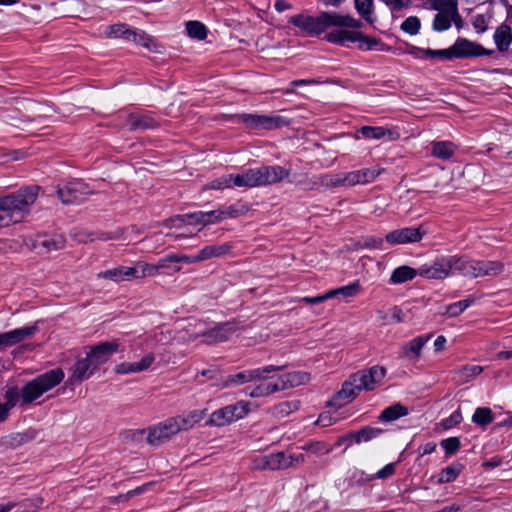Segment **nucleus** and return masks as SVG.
<instances>
[{
  "mask_svg": "<svg viewBox=\"0 0 512 512\" xmlns=\"http://www.w3.org/2000/svg\"><path fill=\"white\" fill-rule=\"evenodd\" d=\"M40 186L30 185L0 197V228L21 222L38 198Z\"/></svg>",
  "mask_w": 512,
  "mask_h": 512,
  "instance_id": "obj_1",
  "label": "nucleus"
},
{
  "mask_svg": "<svg viewBox=\"0 0 512 512\" xmlns=\"http://www.w3.org/2000/svg\"><path fill=\"white\" fill-rule=\"evenodd\" d=\"M65 377L62 368L49 370L29 380L21 388L22 405H29L39 399L44 393L59 385Z\"/></svg>",
  "mask_w": 512,
  "mask_h": 512,
  "instance_id": "obj_2",
  "label": "nucleus"
},
{
  "mask_svg": "<svg viewBox=\"0 0 512 512\" xmlns=\"http://www.w3.org/2000/svg\"><path fill=\"white\" fill-rule=\"evenodd\" d=\"M158 272V267L145 262H138L133 267L118 266L112 269L101 271L97 274V278L108 279L114 282L130 281L132 279H139L146 276L155 275Z\"/></svg>",
  "mask_w": 512,
  "mask_h": 512,
  "instance_id": "obj_3",
  "label": "nucleus"
},
{
  "mask_svg": "<svg viewBox=\"0 0 512 512\" xmlns=\"http://www.w3.org/2000/svg\"><path fill=\"white\" fill-rule=\"evenodd\" d=\"M286 368V365H267L261 368L244 370L235 374H229L222 380L223 388H230L246 384L256 380H266L268 374L272 372H279Z\"/></svg>",
  "mask_w": 512,
  "mask_h": 512,
  "instance_id": "obj_4",
  "label": "nucleus"
},
{
  "mask_svg": "<svg viewBox=\"0 0 512 512\" xmlns=\"http://www.w3.org/2000/svg\"><path fill=\"white\" fill-rule=\"evenodd\" d=\"M333 12H322L317 17L297 14L290 18L289 23L309 35H319L332 27Z\"/></svg>",
  "mask_w": 512,
  "mask_h": 512,
  "instance_id": "obj_5",
  "label": "nucleus"
},
{
  "mask_svg": "<svg viewBox=\"0 0 512 512\" xmlns=\"http://www.w3.org/2000/svg\"><path fill=\"white\" fill-rule=\"evenodd\" d=\"M250 411L248 402L239 401L215 410L208 420V424L222 427L244 418Z\"/></svg>",
  "mask_w": 512,
  "mask_h": 512,
  "instance_id": "obj_6",
  "label": "nucleus"
},
{
  "mask_svg": "<svg viewBox=\"0 0 512 512\" xmlns=\"http://www.w3.org/2000/svg\"><path fill=\"white\" fill-rule=\"evenodd\" d=\"M238 122L253 130H272L287 125L285 118L279 115H259L243 113L237 116Z\"/></svg>",
  "mask_w": 512,
  "mask_h": 512,
  "instance_id": "obj_7",
  "label": "nucleus"
},
{
  "mask_svg": "<svg viewBox=\"0 0 512 512\" xmlns=\"http://www.w3.org/2000/svg\"><path fill=\"white\" fill-rule=\"evenodd\" d=\"M92 194L89 185L75 180L63 186H58L57 195L63 204H79L87 195Z\"/></svg>",
  "mask_w": 512,
  "mask_h": 512,
  "instance_id": "obj_8",
  "label": "nucleus"
},
{
  "mask_svg": "<svg viewBox=\"0 0 512 512\" xmlns=\"http://www.w3.org/2000/svg\"><path fill=\"white\" fill-rule=\"evenodd\" d=\"M147 431V442L150 445L159 446L179 433V428L173 418L169 417L166 420L149 427Z\"/></svg>",
  "mask_w": 512,
  "mask_h": 512,
  "instance_id": "obj_9",
  "label": "nucleus"
},
{
  "mask_svg": "<svg viewBox=\"0 0 512 512\" xmlns=\"http://www.w3.org/2000/svg\"><path fill=\"white\" fill-rule=\"evenodd\" d=\"M386 369L383 366L374 365L368 369L360 370L354 374L353 380L357 383L358 390L372 391L385 377Z\"/></svg>",
  "mask_w": 512,
  "mask_h": 512,
  "instance_id": "obj_10",
  "label": "nucleus"
},
{
  "mask_svg": "<svg viewBox=\"0 0 512 512\" xmlns=\"http://www.w3.org/2000/svg\"><path fill=\"white\" fill-rule=\"evenodd\" d=\"M425 234L426 230L422 226L405 227L389 232L385 240L391 245L416 243L420 242Z\"/></svg>",
  "mask_w": 512,
  "mask_h": 512,
  "instance_id": "obj_11",
  "label": "nucleus"
},
{
  "mask_svg": "<svg viewBox=\"0 0 512 512\" xmlns=\"http://www.w3.org/2000/svg\"><path fill=\"white\" fill-rule=\"evenodd\" d=\"M285 452L279 451L265 455H257L251 460L250 468L253 470H285L287 466Z\"/></svg>",
  "mask_w": 512,
  "mask_h": 512,
  "instance_id": "obj_12",
  "label": "nucleus"
},
{
  "mask_svg": "<svg viewBox=\"0 0 512 512\" xmlns=\"http://www.w3.org/2000/svg\"><path fill=\"white\" fill-rule=\"evenodd\" d=\"M97 370L87 356L77 358L75 363L69 369V377L66 381L68 386L81 384L88 380Z\"/></svg>",
  "mask_w": 512,
  "mask_h": 512,
  "instance_id": "obj_13",
  "label": "nucleus"
},
{
  "mask_svg": "<svg viewBox=\"0 0 512 512\" xmlns=\"http://www.w3.org/2000/svg\"><path fill=\"white\" fill-rule=\"evenodd\" d=\"M450 275L451 264L449 263V256H442L431 264H424L419 267V276L427 279L442 280Z\"/></svg>",
  "mask_w": 512,
  "mask_h": 512,
  "instance_id": "obj_14",
  "label": "nucleus"
},
{
  "mask_svg": "<svg viewBox=\"0 0 512 512\" xmlns=\"http://www.w3.org/2000/svg\"><path fill=\"white\" fill-rule=\"evenodd\" d=\"M119 349V344L117 342H102L97 345H93L89 347V352L86 353V356L93 364L96 370L105 364L111 356L117 352Z\"/></svg>",
  "mask_w": 512,
  "mask_h": 512,
  "instance_id": "obj_15",
  "label": "nucleus"
},
{
  "mask_svg": "<svg viewBox=\"0 0 512 512\" xmlns=\"http://www.w3.org/2000/svg\"><path fill=\"white\" fill-rule=\"evenodd\" d=\"M236 325L233 322H224L217 324L209 330L199 331L195 335L197 337H203V342L207 344H214L227 341L229 337L235 332Z\"/></svg>",
  "mask_w": 512,
  "mask_h": 512,
  "instance_id": "obj_16",
  "label": "nucleus"
},
{
  "mask_svg": "<svg viewBox=\"0 0 512 512\" xmlns=\"http://www.w3.org/2000/svg\"><path fill=\"white\" fill-rule=\"evenodd\" d=\"M451 47L453 51V57L458 59L474 56L491 55L493 53L492 50H487L480 44L471 42L466 38L461 37L457 38V40Z\"/></svg>",
  "mask_w": 512,
  "mask_h": 512,
  "instance_id": "obj_17",
  "label": "nucleus"
},
{
  "mask_svg": "<svg viewBox=\"0 0 512 512\" xmlns=\"http://www.w3.org/2000/svg\"><path fill=\"white\" fill-rule=\"evenodd\" d=\"M259 186L273 185L284 180L290 176V171L282 166H262L256 168Z\"/></svg>",
  "mask_w": 512,
  "mask_h": 512,
  "instance_id": "obj_18",
  "label": "nucleus"
},
{
  "mask_svg": "<svg viewBox=\"0 0 512 512\" xmlns=\"http://www.w3.org/2000/svg\"><path fill=\"white\" fill-rule=\"evenodd\" d=\"M125 126L129 131L155 129L159 122L149 111L133 112L125 116Z\"/></svg>",
  "mask_w": 512,
  "mask_h": 512,
  "instance_id": "obj_19",
  "label": "nucleus"
},
{
  "mask_svg": "<svg viewBox=\"0 0 512 512\" xmlns=\"http://www.w3.org/2000/svg\"><path fill=\"white\" fill-rule=\"evenodd\" d=\"M38 436L35 429H28L24 432H14L0 438V450L17 449L24 444L33 441Z\"/></svg>",
  "mask_w": 512,
  "mask_h": 512,
  "instance_id": "obj_20",
  "label": "nucleus"
},
{
  "mask_svg": "<svg viewBox=\"0 0 512 512\" xmlns=\"http://www.w3.org/2000/svg\"><path fill=\"white\" fill-rule=\"evenodd\" d=\"M38 331L36 324L17 328L0 334V350L14 346L21 341L33 336Z\"/></svg>",
  "mask_w": 512,
  "mask_h": 512,
  "instance_id": "obj_21",
  "label": "nucleus"
},
{
  "mask_svg": "<svg viewBox=\"0 0 512 512\" xmlns=\"http://www.w3.org/2000/svg\"><path fill=\"white\" fill-rule=\"evenodd\" d=\"M360 391L361 390H358L357 383L354 382L353 376L351 375L349 379L342 384L341 390H339L329 401V405L341 407L356 398Z\"/></svg>",
  "mask_w": 512,
  "mask_h": 512,
  "instance_id": "obj_22",
  "label": "nucleus"
},
{
  "mask_svg": "<svg viewBox=\"0 0 512 512\" xmlns=\"http://www.w3.org/2000/svg\"><path fill=\"white\" fill-rule=\"evenodd\" d=\"M449 263L451 264V274L457 272L463 276L475 278V260L453 255L449 256Z\"/></svg>",
  "mask_w": 512,
  "mask_h": 512,
  "instance_id": "obj_23",
  "label": "nucleus"
},
{
  "mask_svg": "<svg viewBox=\"0 0 512 512\" xmlns=\"http://www.w3.org/2000/svg\"><path fill=\"white\" fill-rule=\"evenodd\" d=\"M430 335L428 336H417L411 341L405 343L401 347V357L407 358L409 360H418L421 356V350L426 344V342L430 339Z\"/></svg>",
  "mask_w": 512,
  "mask_h": 512,
  "instance_id": "obj_24",
  "label": "nucleus"
},
{
  "mask_svg": "<svg viewBox=\"0 0 512 512\" xmlns=\"http://www.w3.org/2000/svg\"><path fill=\"white\" fill-rule=\"evenodd\" d=\"M205 410H193L185 414L172 417L179 428V432L193 428L204 418Z\"/></svg>",
  "mask_w": 512,
  "mask_h": 512,
  "instance_id": "obj_25",
  "label": "nucleus"
},
{
  "mask_svg": "<svg viewBox=\"0 0 512 512\" xmlns=\"http://www.w3.org/2000/svg\"><path fill=\"white\" fill-rule=\"evenodd\" d=\"M231 175V188L233 187H259L257 178L256 168H251L244 171L241 174H230Z\"/></svg>",
  "mask_w": 512,
  "mask_h": 512,
  "instance_id": "obj_26",
  "label": "nucleus"
},
{
  "mask_svg": "<svg viewBox=\"0 0 512 512\" xmlns=\"http://www.w3.org/2000/svg\"><path fill=\"white\" fill-rule=\"evenodd\" d=\"M475 278L496 276L503 272L504 265L499 261L475 260Z\"/></svg>",
  "mask_w": 512,
  "mask_h": 512,
  "instance_id": "obj_27",
  "label": "nucleus"
},
{
  "mask_svg": "<svg viewBox=\"0 0 512 512\" xmlns=\"http://www.w3.org/2000/svg\"><path fill=\"white\" fill-rule=\"evenodd\" d=\"M310 376L306 372H291L281 375L278 378V386L280 391L296 387L308 382Z\"/></svg>",
  "mask_w": 512,
  "mask_h": 512,
  "instance_id": "obj_28",
  "label": "nucleus"
},
{
  "mask_svg": "<svg viewBox=\"0 0 512 512\" xmlns=\"http://www.w3.org/2000/svg\"><path fill=\"white\" fill-rule=\"evenodd\" d=\"M358 31H350L345 29H337L326 33L324 39L329 43L346 46L347 43H355L357 41Z\"/></svg>",
  "mask_w": 512,
  "mask_h": 512,
  "instance_id": "obj_29",
  "label": "nucleus"
},
{
  "mask_svg": "<svg viewBox=\"0 0 512 512\" xmlns=\"http://www.w3.org/2000/svg\"><path fill=\"white\" fill-rule=\"evenodd\" d=\"M232 250V245L229 243H224L220 245H208L200 250L198 253V259L201 261L209 260L215 257H221L230 253Z\"/></svg>",
  "mask_w": 512,
  "mask_h": 512,
  "instance_id": "obj_30",
  "label": "nucleus"
},
{
  "mask_svg": "<svg viewBox=\"0 0 512 512\" xmlns=\"http://www.w3.org/2000/svg\"><path fill=\"white\" fill-rule=\"evenodd\" d=\"M493 38L497 46V49L500 52L507 51L512 42V30L510 26L506 24L500 25L496 29Z\"/></svg>",
  "mask_w": 512,
  "mask_h": 512,
  "instance_id": "obj_31",
  "label": "nucleus"
},
{
  "mask_svg": "<svg viewBox=\"0 0 512 512\" xmlns=\"http://www.w3.org/2000/svg\"><path fill=\"white\" fill-rule=\"evenodd\" d=\"M417 275H419V268L414 269L410 266L403 265L393 270L390 276V282L392 284H402L413 280Z\"/></svg>",
  "mask_w": 512,
  "mask_h": 512,
  "instance_id": "obj_32",
  "label": "nucleus"
},
{
  "mask_svg": "<svg viewBox=\"0 0 512 512\" xmlns=\"http://www.w3.org/2000/svg\"><path fill=\"white\" fill-rule=\"evenodd\" d=\"M431 146V154L441 160H449L456 151V146L450 141L433 142Z\"/></svg>",
  "mask_w": 512,
  "mask_h": 512,
  "instance_id": "obj_33",
  "label": "nucleus"
},
{
  "mask_svg": "<svg viewBox=\"0 0 512 512\" xmlns=\"http://www.w3.org/2000/svg\"><path fill=\"white\" fill-rule=\"evenodd\" d=\"M280 391L278 383H260L253 388L246 387L244 392L251 398L267 397L275 392Z\"/></svg>",
  "mask_w": 512,
  "mask_h": 512,
  "instance_id": "obj_34",
  "label": "nucleus"
},
{
  "mask_svg": "<svg viewBox=\"0 0 512 512\" xmlns=\"http://www.w3.org/2000/svg\"><path fill=\"white\" fill-rule=\"evenodd\" d=\"M408 413L409 411L406 406L402 405L401 403H396L394 405L386 407L381 412L378 419L382 422H392L408 415Z\"/></svg>",
  "mask_w": 512,
  "mask_h": 512,
  "instance_id": "obj_35",
  "label": "nucleus"
},
{
  "mask_svg": "<svg viewBox=\"0 0 512 512\" xmlns=\"http://www.w3.org/2000/svg\"><path fill=\"white\" fill-rule=\"evenodd\" d=\"M383 433V429L365 426L356 432H350L349 437H354V442L360 444L362 442H369Z\"/></svg>",
  "mask_w": 512,
  "mask_h": 512,
  "instance_id": "obj_36",
  "label": "nucleus"
},
{
  "mask_svg": "<svg viewBox=\"0 0 512 512\" xmlns=\"http://www.w3.org/2000/svg\"><path fill=\"white\" fill-rule=\"evenodd\" d=\"M464 469V465L460 462H454L443 468L439 473V483H451L457 479Z\"/></svg>",
  "mask_w": 512,
  "mask_h": 512,
  "instance_id": "obj_37",
  "label": "nucleus"
},
{
  "mask_svg": "<svg viewBox=\"0 0 512 512\" xmlns=\"http://www.w3.org/2000/svg\"><path fill=\"white\" fill-rule=\"evenodd\" d=\"M483 367L479 365H464L454 371L458 381L462 384L468 383L470 380L481 374Z\"/></svg>",
  "mask_w": 512,
  "mask_h": 512,
  "instance_id": "obj_38",
  "label": "nucleus"
},
{
  "mask_svg": "<svg viewBox=\"0 0 512 512\" xmlns=\"http://www.w3.org/2000/svg\"><path fill=\"white\" fill-rule=\"evenodd\" d=\"M363 138L369 140H379L384 138L386 135H390L391 131L382 126H362L357 130Z\"/></svg>",
  "mask_w": 512,
  "mask_h": 512,
  "instance_id": "obj_39",
  "label": "nucleus"
},
{
  "mask_svg": "<svg viewBox=\"0 0 512 512\" xmlns=\"http://www.w3.org/2000/svg\"><path fill=\"white\" fill-rule=\"evenodd\" d=\"M493 421L494 415L489 407H478L472 416V422L480 427H486Z\"/></svg>",
  "mask_w": 512,
  "mask_h": 512,
  "instance_id": "obj_40",
  "label": "nucleus"
},
{
  "mask_svg": "<svg viewBox=\"0 0 512 512\" xmlns=\"http://www.w3.org/2000/svg\"><path fill=\"white\" fill-rule=\"evenodd\" d=\"M332 25L339 28L359 29L363 26V23L349 15H341L333 12Z\"/></svg>",
  "mask_w": 512,
  "mask_h": 512,
  "instance_id": "obj_41",
  "label": "nucleus"
},
{
  "mask_svg": "<svg viewBox=\"0 0 512 512\" xmlns=\"http://www.w3.org/2000/svg\"><path fill=\"white\" fill-rule=\"evenodd\" d=\"M474 303L473 298H466L455 303L449 304L445 306V311L442 313L443 315H448L449 317H457L461 313H463L468 307H470Z\"/></svg>",
  "mask_w": 512,
  "mask_h": 512,
  "instance_id": "obj_42",
  "label": "nucleus"
},
{
  "mask_svg": "<svg viewBox=\"0 0 512 512\" xmlns=\"http://www.w3.org/2000/svg\"><path fill=\"white\" fill-rule=\"evenodd\" d=\"M186 31L191 38L204 40L207 37L206 26L199 21H188L186 23Z\"/></svg>",
  "mask_w": 512,
  "mask_h": 512,
  "instance_id": "obj_43",
  "label": "nucleus"
},
{
  "mask_svg": "<svg viewBox=\"0 0 512 512\" xmlns=\"http://www.w3.org/2000/svg\"><path fill=\"white\" fill-rule=\"evenodd\" d=\"M106 35L111 38H122L129 41L130 36H133V30L125 24H114L107 28Z\"/></svg>",
  "mask_w": 512,
  "mask_h": 512,
  "instance_id": "obj_44",
  "label": "nucleus"
},
{
  "mask_svg": "<svg viewBox=\"0 0 512 512\" xmlns=\"http://www.w3.org/2000/svg\"><path fill=\"white\" fill-rule=\"evenodd\" d=\"M354 2L358 14L372 24L374 22L372 18L373 0H354Z\"/></svg>",
  "mask_w": 512,
  "mask_h": 512,
  "instance_id": "obj_45",
  "label": "nucleus"
},
{
  "mask_svg": "<svg viewBox=\"0 0 512 512\" xmlns=\"http://www.w3.org/2000/svg\"><path fill=\"white\" fill-rule=\"evenodd\" d=\"M358 35L356 42L358 43V49L362 51L374 50L382 44L381 40L376 37L365 35L362 32H358Z\"/></svg>",
  "mask_w": 512,
  "mask_h": 512,
  "instance_id": "obj_46",
  "label": "nucleus"
},
{
  "mask_svg": "<svg viewBox=\"0 0 512 512\" xmlns=\"http://www.w3.org/2000/svg\"><path fill=\"white\" fill-rule=\"evenodd\" d=\"M432 8L451 16L458 10V0H433Z\"/></svg>",
  "mask_w": 512,
  "mask_h": 512,
  "instance_id": "obj_47",
  "label": "nucleus"
},
{
  "mask_svg": "<svg viewBox=\"0 0 512 512\" xmlns=\"http://www.w3.org/2000/svg\"><path fill=\"white\" fill-rule=\"evenodd\" d=\"M5 403L7 406L14 408L16 405H22V390L17 386L7 387L4 394Z\"/></svg>",
  "mask_w": 512,
  "mask_h": 512,
  "instance_id": "obj_48",
  "label": "nucleus"
},
{
  "mask_svg": "<svg viewBox=\"0 0 512 512\" xmlns=\"http://www.w3.org/2000/svg\"><path fill=\"white\" fill-rule=\"evenodd\" d=\"M230 179H231V175H229V174L222 175L221 177L213 179L209 183L205 184L201 188V191L204 192L206 190H224V189L231 188Z\"/></svg>",
  "mask_w": 512,
  "mask_h": 512,
  "instance_id": "obj_49",
  "label": "nucleus"
},
{
  "mask_svg": "<svg viewBox=\"0 0 512 512\" xmlns=\"http://www.w3.org/2000/svg\"><path fill=\"white\" fill-rule=\"evenodd\" d=\"M289 182H292L289 180ZM296 186L300 187L305 191L315 190L318 187V176L315 175L313 177H309L308 174H300L298 175V179L293 181Z\"/></svg>",
  "mask_w": 512,
  "mask_h": 512,
  "instance_id": "obj_50",
  "label": "nucleus"
},
{
  "mask_svg": "<svg viewBox=\"0 0 512 512\" xmlns=\"http://www.w3.org/2000/svg\"><path fill=\"white\" fill-rule=\"evenodd\" d=\"M360 291V285L358 282L351 283L346 286L339 287L337 289L330 290L332 298L336 296H342L344 298L354 297Z\"/></svg>",
  "mask_w": 512,
  "mask_h": 512,
  "instance_id": "obj_51",
  "label": "nucleus"
},
{
  "mask_svg": "<svg viewBox=\"0 0 512 512\" xmlns=\"http://www.w3.org/2000/svg\"><path fill=\"white\" fill-rule=\"evenodd\" d=\"M248 210L249 209L246 205L235 204V205L228 206L224 209H220V212H222L221 217H222V220H224L226 218H237V217L247 213Z\"/></svg>",
  "mask_w": 512,
  "mask_h": 512,
  "instance_id": "obj_52",
  "label": "nucleus"
},
{
  "mask_svg": "<svg viewBox=\"0 0 512 512\" xmlns=\"http://www.w3.org/2000/svg\"><path fill=\"white\" fill-rule=\"evenodd\" d=\"M129 41H133L147 48L150 51L154 50L156 46L153 39L143 31L138 32L136 30H133V36H130Z\"/></svg>",
  "mask_w": 512,
  "mask_h": 512,
  "instance_id": "obj_53",
  "label": "nucleus"
},
{
  "mask_svg": "<svg viewBox=\"0 0 512 512\" xmlns=\"http://www.w3.org/2000/svg\"><path fill=\"white\" fill-rule=\"evenodd\" d=\"M384 171H385V169L378 165H376L374 167L363 168V169L359 170L363 184H368V183L373 182Z\"/></svg>",
  "mask_w": 512,
  "mask_h": 512,
  "instance_id": "obj_54",
  "label": "nucleus"
},
{
  "mask_svg": "<svg viewBox=\"0 0 512 512\" xmlns=\"http://www.w3.org/2000/svg\"><path fill=\"white\" fill-rule=\"evenodd\" d=\"M421 27L420 19L416 16L406 18L401 24V30L409 35H416L419 33Z\"/></svg>",
  "mask_w": 512,
  "mask_h": 512,
  "instance_id": "obj_55",
  "label": "nucleus"
},
{
  "mask_svg": "<svg viewBox=\"0 0 512 512\" xmlns=\"http://www.w3.org/2000/svg\"><path fill=\"white\" fill-rule=\"evenodd\" d=\"M441 447L444 449L446 456L454 455L461 447V442L458 437H449L440 442Z\"/></svg>",
  "mask_w": 512,
  "mask_h": 512,
  "instance_id": "obj_56",
  "label": "nucleus"
},
{
  "mask_svg": "<svg viewBox=\"0 0 512 512\" xmlns=\"http://www.w3.org/2000/svg\"><path fill=\"white\" fill-rule=\"evenodd\" d=\"M64 245V241L62 239H54V238H45L38 240L36 242L37 248H43L45 252H51L54 250L61 249Z\"/></svg>",
  "mask_w": 512,
  "mask_h": 512,
  "instance_id": "obj_57",
  "label": "nucleus"
},
{
  "mask_svg": "<svg viewBox=\"0 0 512 512\" xmlns=\"http://www.w3.org/2000/svg\"><path fill=\"white\" fill-rule=\"evenodd\" d=\"M451 16L445 13H437L433 20V29L437 32H443L451 27Z\"/></svg>",
  "mask_w": 512,
  "mask_h": 512,
  "instance_id": "obj_58",
  "label": "nucleus"
},
{
  "mask_svg": "<svg viewBox=\"0 0 512 512\" xmlns=\"http://www.w3.org/2000/svg\"><path fill=\"white\" fill-rule=\"evenodd\" d=\"M221 214H222V212H220V209H218V210L207 211V212L199 211L198 216H200L202 218L201 225L203 227H205L209 224L221 222L222 221Z\"/></svg>",
  "mask_w": 512,
  "mask_h": 512,
  "instance_id": "obj_59",
  "label": "nucleus"
},
{
  "mask_svg": "<svg viewBox=\"0 0 512 512\" xmlns=\"http://www.w3.org/2000/svg\"><path fill=\"white\" fill-rule=\"evenodd\" d=\"M299 403L297 401H285L274 407V413L280 416H287L297 410Z\"/></svg>",
  "mask_w": 512,
  "mask_h": 512,
  "instance_id": "obj_60",
  "label": "nucleus"
},
{
  "mask_svg": "<svg viewBox=\"0 0 512 512\" xmlns=\"http://www.w3.org/2000/svg\"><path fill=\"white\" fill-rule=\"evenodd\" d=\"M199 211L177 216V221L187 225H201L202 218L198 216Z\"/></svg>",
  "mask_w": 512,
  "mask_h": 512,
  "instance_id": "obj_61",
  "label": "nucleus"
},
{
  "mask_svg": "<svg viewBox=\"0 0 512 512\" xmlns=\"http://www.w3.org/2000/svg\"><path fill=\"white\" fill-rule=\"evenodd\" d=\"M429 52H430V48H420V47L413 46V45H411L407 48V53L416 59H422V60L430 59Z\"/></svg>",
  "mask_w": 512,
  "mask_h": 512,
  "instance_id": "obj_62",
  "label": "nucleus"
},
{
  "mask_svg": "<svg viewBox=\"0 0 512 512\" xmlns=\"http://www.w3.org/2000/svg\"><path fill=\"white\" fill-rule=\"evenodd\" d=\"M429 55H430V59H434V58H438L440 60L454 59L452 47H450L448 49H441V50L430 49Z\"/></svg>",
  "mask_w": 512,
  "mask_h": 512,
  "instance_id": "obj_63",
  "label": "nucleus"
},
{
  "mask_svg": "<svg viewBox=\"0 0 512 512\" xmlns=\"http://www.w3.org/2000/svg\"><path fill=\"white\" fill-rule=\"evenodd\" d=\"M114 370L117 374L138 373L135 362H122L117 364Z\"/></svg>",
  "mask_w": 512,
  "mask_h": 512,
  "instance_id": "obj_64",
  "label": "nucleus"
}]
</instances>
